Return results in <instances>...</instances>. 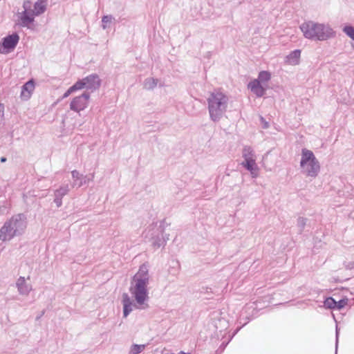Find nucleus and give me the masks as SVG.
Returning <instances> with one entry per match:
<instances>
[{
    "label": "nucleus",
    "mask_w": 354,
    "mask_h": 354,
    "mask_svg": "<svg viewBox=\"0 0 354 354\" xmlns=\"http://www.w3.org/2000/svg\"><path fill=\"white\" fill-rule=\"evenodd\" d=\"M150 275L147 265H142L133 277L129 291L122 295L123 317H127L134 310H144L149 308Z\"/></svg>",
    "instance_id": "obj_1"
},
{
    "label": "nucleus",
    "mask_w": 354,
    "mask_h": 354,
    "mask_svg": "<svg viewBox=\"0 0 354 354\" xmlns=\"http://www.w3.org/2000/svg\"><path fill=\"white\" fill-rule=\"evenodd\" d=\"M207 102L209 119L217 122L225 116L227 111L230 97L221 91L214 90L208 95Z\"/></svg>",
    "instance_id": "obj_2"
},
{
    "label": "nucleus",
    "mask_w": 354,
    "mask_h": 354,
    "mask_svg": "<svg viewBox=\"0 0 354 354\" xmlns=\"http://www.w3.org/2000/svg\"><path fill=\"white\" fill-rule=\"evenodd\" d=\"M48 0H37L34 3L30 1H24L23 10L17 14V24L21 27L30 28L35 17L44 13L47 9Z\"/></svg>",
    "instance_id": "obj_3"
},
{
    "label": "nucleus",
    "mask_w": 354,
    "mask_h": 354,
    "mask_svg": "<svg viewBox=\"0 0 354 354\" xmlns=\"http://www.w3.org/2000/svg\"><path fill=\"white\" fill-rule=\"evenodd\" d=\"M299 28L305 38L314 41H326L335 36V32L328 24L308 21Z\"/></svg>",
    "instance_id": "obj_4"
},
{
    "label": "nucleus",
    "mask_w": 354,
    "mask_h": 354,
    "mask_svg": "<svg viewBox=\"0 0 354 354\" xmlns=\"http://www.w3.org/2000/svg\"><path fill=\"white\" fill-rule=\"evenodd\" d=\"M27 227L26 216L22 214L12 216L0 228V240L10 241L14 237L21 235Z\"/></svg>",
    "instance_id": "obj_5"
},
{
    "label": "nucleus",
    "mask_w": 354,
    "mask_h": 354,
    "mask_svg": "<svg viewBox=\"0 0 354 354\" xmlns=\"http://www.w3.org/2000/svg\"><path fill=\"white\" fill-rule=\"evenodd\" d=\"M299 166L301 173L311 178H315L321 169L320 163L314 153L306 148L301 149Z\"/></svg>",
    "instance_id": "obj_6"
},
{
    "label": "nucleus",
    "mask_w": 354,
    "mask_h": 354,
    "mask_svg": "<svg viewBox=\"0 0 354 354\" xmlns=\"http://www.w3.org/2000/svg\"><path fill=\"white\" fill-rule=\"evenodd\" d=\"M242 156L243 161L241 165L250 171L252 178H257L259 176V168L256 162L257 156L254 150L246 146L243 149Z\"/></svg>",
    "instance_id": "obj_7"
},
{
    "label": "nucleus",
    "mask_w": 354,
    "mask_h": 354,
    "mask_svg": "<svg viewBox=\"0 0 354 354\" xmlns=\"http://www.w3.org/2000/svg\"><path fill=\"white\" fill-rule=\"evenodd\" d=\"M75 83L79 91L85 88V92L90 93L100 88L101 80L97 75L92 74L77 80Z\"/></svg>",
    "instance_id": "obj_8"
},
{
    "label": "nucleus",
    "mask_w": 354,
    "mask_h": 354,
    "mask_svg": "<svg viewBox=\"0 0 354 354\" xmlns=\"http://www.w3.org/2000/svg\"><path fill=\"white\" fill-rule=\"evenodd\" d=\"M91 95L88 92H84L81 95L74 97L70 102L69 108L71 111L79 113L84 111L89 105Z\"/></svg>",
    "instance_id": "obj_9"
},
{
    "label": "nucleus",
    "mask_w": 354,
    "mask_h": 354,
    "mask_svg": "<svg viewBox=\"0 0 354 354\" xmlns=\"http://www.w3.org/2000/svg\"><path fill=\"white\" fill-rule=\"evenodd\" d=\"M19 41V36L17 33L8 35L3 38L0 43V54H8L17 46Z\"/></svg>",
    "instance_id": "obj_10"
},
{
    "label": "nucleus",
    "mask_w": 354,
    "mask_h": 354,
    "mask_svg": "<svg viewBox=\"0 0 354 354\" xmlns=\"http://www.w3.org/2000/svg\"><path fill=\"white\" fill-rule=\"evenodd\" d=\"M150 235L151 245L155 249L164 246L169 240V235L164 234L160 228H153Z\"/></svg>",
    "instance_id": "obj_11"
},
{
    "label": "nucleus",
    "mask_w": 354,
    "mask_h": 354,
    "mask_svg": "<svg viewBox=\"0 0 354 354\" xmlns=\"http://www.w3.org/2000/svg\"><path fill=\"white\" fill-rule=\"evenodd\" d=\"M71 176L74 180L73 186H77L78 187H82V185L88 183L90 181H92L94 178V174H89L86 176H83L79 173L77 170H73L71 171Z\"/></svg>",
    "instance_id": "obj_12"
},
{
    "label": "nucleus",
    "mask_w": 354,
    "mask_h": 354,
    "mask_svg": "<svg viewBox=\"0 0 354 354\" xmlns=\"http://www.w3.org/2000/svg\"><path fill=\"white\" fill-rule=\"evenodd\" d=\"M16 287L20 295L28 296L32 290V286L24 277H19L16 281Z\"/></svg>",
    "instance_id": "obj_13"
},
{
    "label": "nucleus",
    "mask_w": 354,
    "mask_h": 354,
    "mask_svg": "<svg viewBox=\"0 0 354 354\" xmlns=\"http://www.w3.org/2000/svg\"><path fill=\"white\" fill-rule=\"evenodd\" d=\"M248 87L258 97H262L267 88V86L259 82V80L255 79L250 82Z\"/></svg>",
    "instance_id": "obj_14"
},
{
    "label": "nucleus",
    "mask_w": 354,
    "mask_h": 354,
    "mask_svg": "<svg viewBox=\"0 0 354 354\" xmlns=\"http://www.w3.org/2000/svg\"><path fill=\"white\" fill-rule=\"evenodd\" d=\"M68 185H64L60 186L58 189L54 192V203L56 204L57 207L62 205V198L69 192Z\"/></svg>",
    "instance_id": "obj_15"
},
{
    "label": "nucleus",
    "mask_w": 354,
    "mask_h": 354,
    "mask_svg": "<svg viewBox=\"0 0 354 354\" xmlns=\"http://www.w3.org/2000/svg\"><path fill=\"white\" fill-rule=\"evenodd\" d=\"M301 50L299 49L291 51L284 58V62L287 65L297 66L300 63L301 59Z\"/></svg>",
    "instance_id": "obj_16"
},
{
    "label": "nucleus",
    "mask_w": 354,
    "mask_h": 354,
    "mask_svg": "<svg viewBox=\"0 0 354 354\" xmlns=\"http://www.w3.org/2000/svg\"><path fill=\"white\" fill-rule=\"evenodd\" d=\"M35 90V82L32 80L28 81L21 88L20 97L22 100H28Z\"/></svg>",
    "instance_id": "obj_17"
},
{
    "label": "nucleus",
    "mask_w": 354,
    "mask_h": 354,
    "mask_svg": "<svg viewBox=\"0 0 354 354\" xmlns=\"http://www.w3.org/2000/svg\"><path fill=\"white\" fill-rule=\"evenodd\" d=\"M271 78V74L270 72L266 71H262L259 73L258 78L257 80H259V82L264 84L267 86V83L270 81Z\"/></svg>",
    "instance_id": "obj_18"
},
{
    "label": "nucleus",
    "mask_w": 354,
    "mask_h": 354,
    "mask_svg": "<svg viewBox=\"0 0 354 354\" xmlns=\"http://www.w3.org/2000/svg\"><path fill=\"white\" fill-rule=\"evenodd\" d=\"M146 348V344H133L129 351V354H140Z\"/></svg>",
    "instance_id": "obj_19"
},
{
    "label": "nucleus",
    "mask_w": 354,
    "mask_h": 354,
    "mask_svg": "<svg viewBox=\"0 0 354 354\" xmlns=\"http://www.w3.org/2000/svg\"><path fill=\"white\" fill-rule=\"evenodd\" d=\"M115 19L112 15H105L102 18V28L106 30L110 28Z\"/></svg>",
    "instance_id": "obj_20"
},
{
    "label": "nucleus",
    "mask_w": 354,
    "mask_h": 354,
    "mask_svg": "<svg viewBox=\"0 0 354 354\" xmlns=\"http://www.w3.org/2000/svg\"><path fill=\"white\" fill-rule=\"evenodd\" d=\"M158 82V79L153 77L147 78L144 82V88L147 90H152L157 86Z\"/></svg>",
    "instance_id": "obj_21"
},
{
    "label": "nucleus",
    "mask_w": 354,
    "mask_h": 354,
    "mask_svg": "<svg viewBox=\"0 0 354 354\" xmlns=\"http://www.w3.org/2000/svg\"><path fill=\"white\" fill-rule=\"evenodd\" d=\"M324 307L326 308L334 309L336 308V301L332 297L327 298L324 303Z\"/></svg>",
    "instance_id": "obj_22"
},
{
    "label": "nucleus",
    "mask_w": 354,
    "mask_h": 354,
    "mask_svg": "<svg viewBox=\"0 0 354 354\" xmlns=\"http://www.w3.org/2000/svg\"><path fill=\"white\" fill-rule=\"evenodd\" d=\"M79 91L77 88L76 83H75L73 86H71L64 93L62 96V99L68 97L71 94Z\"/></svg>",
    "instance_id": "obj_23"
},
{
    "label": "nucleus",
    "mask_w": 354,
    "mask_h": 354,
    "mask_svg": "<svg viewBox=\"0 0 354 354\" xmlns=\"http://www.w3.org/2000/svg\"><path fill=\"white\" fill-rule=\"evenodd\" d=\"M348 301L349 300L347 298H344L338 301H336V308L338 310L343 308L346 306L348 305Z\"/></svg>",
    "instance_id": "obj_24"
},
{
    "label": "nucleus",
    "mask_w": 354,
    "mask_h": 354,
    "mask_svg": "<svg viewBox=\"0 0 354 354\" xmlns=\"http://www.w3.org/2000/svg\"><path fill=\"white\" fill-rule=\"evenodd\" d=\"M306 223V218L304 217H299L297 219V225L301 228L303 229Z\"/></svg>",
    "instance_id": "obj_25"
},
{
    "label": "nucleus",
    "mask_w": 354,
    "mask_h": 354,
    "mask_svg": "<svg viewBox=\"0 0 354 354\" xmlns=\"http://www.w3.org/2000/svg\"><path fill=\"white\" fill-rule=\"evenodd\" d=\"M3 111H4V106H3V104H0V112L2 113V115L3 114Z\"/></svg>",
    "instance_id": "obj_26"
},
{
    "label": "nucleus",
    "mask_w": 354,
    "mask_h": 354,
    "mask_svg": "<svg viewBox=\"0 0 354 354\" xmlns=\"http://www.w3.org/2000/svg\"><path fill=\"white\" fill-rule=\"evenodd\" d=\"M6 158L5 157H2V158H1V162H6Z\"/></svg>",
    "instance_id": "obj_27"
},
{
    "label": "nucleus",
    "mask_w": 354,
    "mask_h": 354,
    "mask_svg": "<svg viewBox=\"0 0 354 354\" xmlns=\"http://www.w3.org/2000/svg\"><path fill=\"white\" fill-rule=\"evenodd\" d=\"M152 232V230H149L148 232H147V234H146V236H148V235H149L151 236V233Z\"/></svg>",
    "instance_id": "obj_28"
},
{
    "label": "nucleus",
    "mask_w": 354,
    "mask_h": 354,
    "mask_svg": "<svg viewBox=\"0 0 354 354\" xmlns=\"http://www.w3.org/2000/svg\"><path fill=\"white\" fill-rule=\"evenodd\" d=\"M336 335L337 336L338 335V331L337 330L336 331Z\"/></svg>",
    "instance_id": "obj_29"
}]
</instances>
